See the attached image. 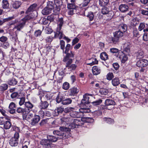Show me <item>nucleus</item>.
<instances>
[{
  "mask_svg": "<svg viewBox=\"0 0 148 148\" xmlns=\"http://www.w3.org/2000/svg\"><path fill=\"white\" fill-rule=\"evenodd\" d=\"M88 95L85 94L83 95V98L81 100L80 104L81 110H84L87 113L90 112L91 111L90 104L91 103V101L89 100L90 98L88 97Z\"/></svg>",
  "mask_w": 148,
  "mask_h": 148,
  "instance_id": "1",
  "label": "nucleus"
},
{
  "mask_svg": "<svg viewBox=\"0 0 148 148\" xmlns=\"http://www.w3.org/2000/svg\"><path fill=\"white\" fill-rule=\"evenodd\" d=\"M72 99L73 98H68L63 95L60 93L59 92L57 95L55 100L57 103H59L61 102V103L64 105H67L71 104L72 101Z\"/></svg>",
  "mask_w": 148,
  "mask_h": 148,
  "instance_id": "2",
  "label": "nucleus"
},
{
  "mask_svg": "<svg viewBox=\"0 0 148 148\" xmlns=\"http://www.w3.org/2000/svg\"><path fill=\"white\" fill-rule=\"evenodd\" d=\"M71 47L70 44H67L65 47V49L62 50L63 53L66 54L62 60L64 62H66L69 58H73L74 56V52L71 51L69 52Z\"/></svg>",
  "mask_w": 148,
  "mask_h": 148,
  "instance_id": "3",
  "label": "nucleus"
},
{
  "mask_svg": "<svg viewBox=\"0 0 148 148\" xmlns=\"http://www.w3.org/2000/svg\"><path fill=\"white\" fill-rule=\"evenodd\" d=\"M19 138V132H15L14 136L12 137L9 141V143L12 147H16L18 145V139Z\"/></svg>",
  "mask_w": 148,
  "mask_h": 148,
  "instance_id": "4",
  "label": "nucleus"
},
{
  "mask_svg": "<svg viewBox=\"0 0 148 148\" xmlns=\"http://www.w3.org/2000/svg\"><path fill=\"white\" fill-rule=\"evenodd\" d=\"M53 133L58 136L56 137L59 140H65L69 137L68 134L66 132H62L60 131L55 130Z\"/></svg>",
  "mask_w": 148,
  "mask_h": 148,
  "instance_id": "5",
  "label": "nucleus"
},
{
  "mask_svg": "<svg viewBox=\"0 0 148 148\" xmlns=\"http://www.w3.org/2000/svg\"><path fill=\"white\" fill-rule=\"evenodd\" d=\"M79 111H73L72 110V111L70 113L69 115L70 116L73 118H80L84 116V113H87L85 112L84 110H81V108L79 110Z\"/></svg>",
  "mask_w": 148,
  "mask_h": 148,
  "instance_id": "6",
  "label": "nucleus"
},
{
  "mask_svg": "<svg viewBox=\"0 0 148 148\" xmlns=\"http://www.w3.org/2000/svg\"><path fill=\"white\" fill-rule=\"evenodd\" d=\"M54 3L56 7L53 10L54 14L57 15L60 13V10L61 6L62 5V2L61 0H54Z\"/></svg>",
  "mask_w": 148,
  "mask_h": 148,
  "instance_id": "7",
  "label": "nucleus"
},
{
  "mask_svg": "<svg viewBox=\"0 0 148 148\" xmlns=\"http://www.w3.org/2000/svg\"><path fill=\"white\" fill-rule=\"evenodd\" d=\"M73 60L71 58H69L66 62V67L70 71L75 70L77 67V65L75 64H71Z\"/></svg>",
  "mask_w": 148,
  "mask_h": 148,
  "instance_id": "8",
  "label": "nucleus"
},
{
  "mask_svg": "<svg viewBox=\"0 0 148 148\" xmlns=\"http://www.w3.org/2000/svg\"><path fill=\"white\" fill-rule=\"evenodd\" d=\"M79 92V89L78 87L74 86L72 87L68 91V95L70 96H76Z\"/></svg>",
  "mask_w": 148,
  "mask_h": 148,
  "instance_id": "9",
  "label": "nucleus"
},
{
  "mask_svg": "<svg viewBox=\"0 0 148 148\" xmlns=\"http://www.w3.org/2000/svg\"><path fill=\"white\" fill-rule=\"evenodd\" d=\"M136 65L138 67H145L148 65V60L145 59H140L137 61Z\"/></svg>",
  "mask_w": 148,
  "mask_h": 148,
  "instance_id": "10",
  "label": "nucleus"
},
{
  "mask_svg": "<svg viewBox=\"0 0 148 148\" xmlns=\"http://www.w3.org/2000/svg\"><path fill=\"white\" fill-rule=\"evenodd\" d=\"M40 120V117L39 115L35 114L31 120L30 124L32 126H36Z\"/></svg>",
  "mask_w": 148,
  "mask_h": 148,
  "instance_id": "11",
  "label": "nucleus"
},
{
  "mask_svg": "<svg viewBox=\"0 0 148 148\" xmlns=\"http://www.w3.org/2000/svg\"><path fill=\"white\" fill-rule=\"evenodd\" d=\"M128 55L125 53H124L121 51L119 53L118 57H119L122 63H125L128 60Z\"/></svg>",
  "mask_w": 148,
  "mask_h": 148,
  "instance_id": "12",
  "label": "nucleus"
},
{
  "mask_svg": "<svg viewBox=\"0 0 148 148\" xmlns=\"http://www.w3.org/2000/svg\"><path fill=\"white\" fill-rule=\"evenodd\" d=\"M40 144L44 146L45 148H52L53 144L48 140V139H43L40 142Z\"/></svg>",
  "mask_w": 148,
  "mask_h": 148,
  "instance_id": "13",
  "label": "nucleus"
},
{
  "mask_svg": "<svg viewBox=\"0 0 148 148\" xmlns=\"http://www.w3.org/2000/svg\"><path fill=\"white\" fill-rule=\"evenodd\" d=\"M16 112L18 113L22 114L23 119H26L28 114L25 108H23L21 107L17 108Z\"/></svg>",
  "mask_w": 148,
  "mask_h": 148,
  "instance_id": "14",
  "label": "nucleus"
},
{
  "mask_svg": "<svg viewBox=\"0 0 148 148\" xmlns=\"http://www.w3.org/2000/svg\"><path fill=\"white\" fill-rule=\"evenodd\" d=\"M62 27H58L56 30V32H54V38H56L58 37L59 39H62L63 37V32L61 31Z\"/></svg>",
  "mask_w": 148,
  "mask_h": 148,
  "instance_id": "15",
  "label": "nucleus"
},
{
  "mask_svg": "<svg viewBox=\"0 0 148 148\" xmlns=\"http://www.w3.org/2000/svg\"><path fill=\"white\" fill-rule=\"evenodd\" d=\"M106 40L108 43L112 44H116L118 43L119 40L113 36V37L108 36L107 37Z\"/></svg>",
  "mask_w": 148,
  "mask_h": 148,
  "instance_id": "16",
  "label": "nucleus"
},
{
  "mask_svg": "<svg viewBox=\"0 0 148 148\" xmlns=\"http://www.w3.org/2000/svg\"><path fill=\"white\" fill-rule=\"evenodd\" d=\"M24 105L25 107V108L28 114L32 110L34 106L33 104L29 101L26 102Z\"/></svg>",
  "mask_w": 148,
  "mask_h": 148,
  "instance_id": "17",
  "label": "nucleus"
},
{
  "mask_svg": "<svg viewBox=\"0 0 148 148\" xmlns=\"http://www.w3.org/2000/svg\"><path fill=\"white\" fill-rule=\"evenodd\" d=\"M70 3L67 4V7L69 9H73L76 10L78 6L76 5V0H71Z\"/></svg>",
  "mask_w": 148,
  "mask_h": 148,
  "instance_id": "18",
  "label": "nucleus"
},
{
  "mask_svg": "<svg viewBox=\"0 0 148 148\" xmlns=\"http://www.w3.org/2000/svg\"><path fill=\"white\" fill-rule=\"evenodd\" d=\"M105 106L104 109H106L107 106H114L116 105L115 102L112 99H107L105 101Z\"/></svg>",
  "mask_w": 148,
  "mask_h": 148,
  "instance_id": "19",
  "label": "nucleus"
},
{
  "mask_svg": "<svg viewBox=\"0 0 148 148\" xmlns=\"http://www.w3.org/2000/svg\"><path fill=\"white\" fill-rule=\"evenodd\" d=\"M64 111V109L63 107L62 106H59L57 107L55 110L56 115V116H62L63 115Z\"/></svg>",
  "mask_w": 148,
  "mask_h": 148,
  "instance_id": "20",
  "label": "nucleus"
},
{
  "mask_svg": "<svg viewBox=\"0 0 148 148\" xmlns=\"http://www.w3.org/2000/svg\"><path fill=\"white\" fill-rule=\"evenodd\" d=\"M49 105V103L47 101L41 100L39 103V107L41 109H44L47 108Z\"/></svg>",
  "mask_w": 148,
  "mask_h": 148,
  "instance_id": "21",
  "label": "nucleus"
},
{
  "mask_svg": "<svg viewBox=\"0 0 148 148\" xmlns=\"http://www.w3.org/2000/svg\"><path fill=\"white\" fill-rule=\"evenodd\" d=\"M37 6V5L36 3H34L31 5L26 11L25 14H28L34 11L36 9Z\"/></svg>",
  "mask_w": 148,
  "mask_h": 148,
  "instance_id": "22",
  "label": "nucleus"
},
{
  "mask_svg": "<svg viewBox=\"0 0 148 148\" xmlns=\"http://www.w3.org/2000/svg\"><path fill=\"white\" fill-rule=\"evenodd\" d=\"M128 6L126 4H121L119 7V10L122 12H125L127 11L129 9Z\"/></svg>",
  "mask_w": 148,
  "mask_h": 148,
  "instance_id": "23",
  "label": "nucleus"
},
{
  "mask_svg": "<svg viewBox=\"0 0 148 148\" xmlns=\"http://www.w3.org/2000/svg\"><path fill=\"white\" fill-rule=\"evenodd\" d=\"M118 28L119 30L122 31L123 33L125 32L127 29L128 26L125 24L121 23L119 25Z\"/></svg>",
  "mask_w": 148,
  "mask_h": 148,
  "instance_id": "24",
  "label": "nucleus"
},
{
  "mask_svg": "<svg viewBox=\"0 0 148 148\" xmlns=\"http://www.w3.org/2000/svg\"><path fill=\"white\" fill-rule=\"evenodd\" d=\"M92 72L93 74L97 75L99 74L101 72V70L100 67L97 66H94L92 67Z\"/></svg>",
  "mask_w": 148,
  "mask_h": 148,
  "instance_id": "25",
  "label": "nucleus"
},
{
  "mask_svg": "<svg viewBox=\"0 0 148 148\" xmlns=\"http://www.w3.org/2000/svg\"><path fill=\"white\" fill-rule=\"evenodd\" d=\"M113 36L117 38L119 40V38L123 35V33L122 31L119 30L115 31L113 33Z\"/></svg>",
  "mask_w": 148,
  "mask_h": 148,
  "instance_id": "26",
  "label": "nucleus"
},
{
  "mask_svg": "<svg viewBox=\"0 0 148 148\" xmlns=\"http://www.w3.org/2000/svg\"><path fill=\"white\" fill-rule=\"evenodd\" d=\"M112 84L115 87L118 86L120 83V80L118 77H116L113 79L112 80Z\"/></svg>",
  "mask_w": 148,
  "mask_h": 148,
  "instance_id": "27",
  "label": "nucleus"
},
{
  "mask_svg": "<svg viewBox=\"0 0 148 148\" xmlns=\"http://www.w3.org/2000/svg\"><path fill=\"white\" fill-rule=\"evenodd\" d=\"M3 127L6 130L9 129L11 127L12 124L10 122V119L8 120L6 119V120L5 121L4 123L3 124Z\"/></svg>",
  "mask_w": 148,
  "mask_h": 148,
  "instance_id": "28",
  "label": "nucleus"
},
{
  "mask_svg": "<svg viewBox=\"0 0 148 148\" xmlns=\"http://www.w3.org/2000/svg\"><path fill=\"white\" fill-rule=\"evenodd\" d=\"M82 120L84 123H92L94 121V119L92 117H83Z\"/></svg>",
  "mask_w": 148,
  "mask_h": 148,
  "instance_id": "29",
  "label": "nucleus"
},
{
  "mask_svg": "<svg viewBox=\"0 0 148 148\" xmlns=\"http://www.w3.org/2000/svg\"><path fill=\"white\" fill-rule=\"evenodd\" d=\"M18 83V81L15 78L12 77L9 79L8 81V84L10 86H14Z\"/></svg>",
  "mask_w": 148,
  "mask_h": 148,
  "instance_id": "30",
  "label": "nucleus"
},
{
  "mask_svg": "<svg viewBox=\"0 0 148 148\" xmlns=\"http://www.w3.org/2000/svg\"><path fill=\"white\" fill-rule=\"evenodd\" d=\"M47 138L49 142L52 143V142H55L58 140L56 137L52 135H49L47 136Z\"/></svg>",
  "mask_w": 148,
  "mask_h": 148,
  "instance_id": "31",
  "label": "nucleus"
},
{
  "mask_svg": "<svg viewBox=\"0 0 148 148\" xmlns=\"http://www.w3.org/2000/svg\"><path fill=\"white\" fill-rule=\"evenodd\" d=\"M109 2V0H99V5L101 7L107 5Z\"/></svg>",
  "mask_w": 148,
  "mask_h": 148,
  "instance_id": "32",
  "label": "nucleus"
},
{
  "mask_svg": "<svg viewBox=\"0 0 148 148\" xmlns=\"http://www.w3.org/2000/svg\"><path fill=\"white\" fill-rule=\"evenodd\" d=\"M84 15L86 16L90 21H92L94 19V15L92 12H88L87 15Z\"/></svg>",
  "mask_w": 148,
  "mask_h": 148,
  "instance_id": "33",
  "label": "nucleus"
},
{
  "mask_svg": "<svg viewBox=\"0 0 148 148\" xmlns=\"http://www.w3.org/2000/svg\"><path fill=\"white\" fill-rule=\"evenodd\" d=\"M55 5V3L52 1H49L47 3V7L51 11L54 10Z\"/></svg>",
  "mask_w": 148,
  "mask_h": 148,
  "instance_id": "34",
  "label": "nucleus"
},
{
  "mask_svg": "<svg viewBox=\"0 0 148 148\" xmlns=\"http://www.w3.org/2000/svg\"><path fill=\"white\" fill-rule=\"evenodd\" d=\"M100 58L102 60L106 61L109 59L108 54L105 52H102L100 54Z\"/></svg>",
  "mask_w": 148,
  "mask_h": 148,
  "instance_id": "35",
  "label": "nucleus"
},
{
  "mask_svg": "<svg viewBox=\"0 0 148 148\" xmlns=\"http://www.w3.org/2000/svg\"><path fill=\"white\" fill-rule=\"evenodd\" d=\"M110 51L111 53L114 54V55L117 57L119 55V53L121 52V51L119 50L118 49L114 48H110Z\"/></svg>",
  "mask_w": 148,
  "mask_h": 148,
  "instance_id": "36",
  "label": "nucleus"
},
{
  "mask_svg": "<svg viewBox=\"0 0 148 148\" xmlns=\"http://www.w3.org/2000/svg\"><path fill=\"white\" fill-rule=\"evenodd\" d=\"M82 117L81 118L80 120H79L77 119H74L73 120V122L75 123L76 125L78 126H82L84 125L83 121L82 120Z\"/></svg>",
  "mask_w": 148,
  "mask_h": 148,
  "instance_id": "37",
  "label": "nucleus"
},
{
  "mask_svg": "<svg viewBox=\"0 0 148 148\" xmlns=\"http://www.w3.org/2000/svg\"><path fill=\"white\" fill-rule=\"evenodd\" d=\"M21 4L22 3L21 1H15L12 4V7L14 9H17L19 8Z\"/></svg>",
  "mask_w": 148,
  "mask_h": 148,
  "instance_id": "38",
  "label": "nucleus"
},
{
  "mask_svg": "<svg viewBox=\"0 0 148 148\" xmlns=\"http://www.w3.org/2000/svg\"><path fill=\"white\" fill-rule=\"evenodd\" d=\"M60 116L61 118L60 119V120L62 122H66L68 121L69 118L68 115L63 114V115L61 116Z\"/></svg>",
  "mask_w": 148,
  "mask_h": 148,
  "instance_id": "39",
  "label": "nucleus"
},
{
  "mask_svg": "<svg viewBox=\"0 0 148 148\" xmlns=\"http://www.w3.org/2000/svg\"><path fill=\"white\" fill-rule=\"evenodd\" d=\"M51 10L46 6L42 10V13L43 15H47L51 13Z\"/></svg>",
  "mask_w": 148,
  "mask_h": 148,
  "instance_id": "40",
  "label": "nucleus"
},
{
  "mask_svg": "<svg viewBox=\"0 0 148 148\" xmlns=\"http://www.w3.org/2000/svg\"><path fill=\"white\" fill-rule=\"evenodd\" d=\"M139 20L137 18H134L131 23V25L133 26H136L139 24Z\"/></svg>",
  "mask_w": 148,
  "mask_h": 148,
  "instance_id": "41",
  "label": "nucleus"
},
{
  "mask_svg": "<svg viewBox=\"0 0 148 148\" xmlns=\"http://www.w3.org/2000/svg\"><path fill=\"white\" fill-rule=\"evenodd\" d=\"M19 93L17 92H14L11 94L10 97L13 100H15L16 99H18L19 97Z\"/></svg>",
  "mask_w": 148,
  "mask_h": 148,
  "instance_id": "42",
  "label": "nucleus"
},
{
  "mask_svg": "<svg viewBox=\"0 0 148 148\" xmlns=\"http://www.w3.org/2000/svg\"><path fill=\"white\" fill-rule=\"evenodd\" d=\"M8 88V85L6 83H4L0 85V91L3 92Z\"/></svg>",
  "mask_w": 148,
  "mask_h": 148,
  "instance_id": "43",
  "label": "nucleus"
},
{
  "mask_svg": "<svg viewBox=\"0 0 148 148\" xmlns=\"http://www.w3.org/2000/svg\"><path fill=\"white\" fill-rule=\"evenodd\" d=\"M130 47L131 45L130 44H127V46L124 48V50L122 52L125 53L126 54L129 55L130 52Z\"/></svg>",
  "mask_w": 148,
  "mask_h": 148,
  "instance_id": "44",
  "label": "nucleus"
},
{
  "mask_svg": "<svg viewBox=\"0 0 148 148\" xmlns=\"http://www.w3.org/2000/svg\"><path fill=\"white\" fill-rule=\"evenodd\" d=\"M2 7L4 9L8 8L9 4L7 0H3L2 3Z\"/></svg>",
  "mask_w": 148,
  "mask_h": 148,
  "instance_id": "45",
  "label": "nucleus"
},
{
  "mask_svg": "<svg viewBox=\"0 0 148 148\" xmlns=\"http://www.w3.org/2000/svg\"><path fill=\"white\" fill-rule=\"evenodd\" d=\"M14 18V16H11L8 18H5L2 20H0V26L2 25L3 23L6 22L10 21Z\"/></svg>",
  "mask_w": 148,
  "mask_h": 148,
  "instance_id": "46",
  "label": "nucleus"
},
{
  "mask_svg": "<svg viewBox=\"0 0 148 148\" xmlns=\"http://www.w3.org/2000/svg\"><path fill=\"white\" fill-rule=\"evenodd\" d=\"M93 116L94 118H97L102 114V112L100 110H96L92 112Z\"/></svg>",
  "mask_w": 148,
  "mask_h": 148,
  "instance_id": "47",
  "label": "nucleus"
},
{
  "mask_svg": "<svg viewBox=\"0 0 148 148\" xmlns=\"http://www.w3.org/2000/svg\"><path fill=\"white\" fill-rule=\"evenodd\" d=\"M103 120L109 124H113L114 123V120L110 118L104 117L103 118Z\"/></svg>",
  "mask_w": 148,
  "mask_h": 148,
  "instance_id": "48",
  "label": "nucleus"
},
{
  "mask_svg": "<svg viewBox=\"0 0 148 148\" xmlns=\"http://www.w3.org/2000/svg\"><path fill=\"white\" fill-rule=\"evenodd\" d=\"M103 7L101 9V12L103 14L105 15L108 13L110 12V11L109 8L105 6Z\"/></svg>",
  "mask_w": 148,
  "mask_h": 148,
  "instance_id": "49",
  "label": "nucleus"
},
{
  "mask_svg": "<svg viewBox=\"0 0 148 148\" xmlns=\"http://www.w3.org/2000/svg\"><path fill=\"white\" fill-rule=\"evenodd\" d=\"M140 12L143 15L148 16V8H145V9H140Z\"/></svg>",
  "mask_w": 148,
  "mask_h": 148,
  "instance_id": "50",
  "label": "nucleus"
},
{
  "mask_svg": "<svg viewBox=\"0 0 148 148\" xmlns=\"http://www.w3.org/2000/svg\"><path fill=\"white\" fill-rule=\"evenodd\" d=\"M109 91L108 89L105 88H100L99 90V92L102 95H106L108 93Z\"/></svg>",
  "mask_w": 148,
  "mask_h": 148,
  "instance_id": "51",
  "label": "nucleus"
},
{
  "mask_svg": "<svg viewBox=\"0 0 148 148\" xmlns=\"http://www.w3.org/2000/svg\"><path fill=\"white\" fill-rule=\"evenodd\" d=\"M73 109H74V108L70 107H67L64 109V114L67 115V114L70 113Z\"/></svg>",
  "mask_w": 148,
  "mask_h": 148,
  "instance_id": "52",
  "label": "nucleus"
},
{
  "mask_svg": "<svg viewBox=\"0 0 148 148\" xmlns=\"http://www.w3.org/2000/svg\"><path fill=\"white\" fill-rule=\"evenodd\" d=\"M25 25V23L22 22L18 25L15 26L14 28L20 31Z\"/></svg>",
  "mask_w": 148,
  "mask_h": 148,
  "instance_id": "53",
  "label": "nucleus"
},
{
  "mask_svg": "<svg viewBox=\"0 0 148 148\" xmlns=\"http://www.w3.org/2000/svg\"><path fill=\"white\" fill-rule=\"evenodd\" d=\"M32 17L29 15H27L23 18L21 21H23L22 22L24 23L25 25L26 23L28 20L32 19Z\"/></svg>",
  "mask_w": 148,
  "mask_h": 148,
  "instance_id": "54",
  "label": "nucleus"
},
{
  "mask_svg": "<svg viewBox=\"0 0 148 148\" xmlns=\"http://www.w3.org/2000/svg\"><path fill=\"white\" fill-rule=\"evenodd\" d=\"M103 100L101 99H99L98 100L91 102L94 106H97L100 104L102 102Z\"/></svg>",
  "mask_w": 148,
  "mask_h": 148,
  "instance_id": "55",
  "label": "nucleus"
},
{
  "mask_svg": "<svg viewBox=\"0 0 148 148\" xmlns=\"http://www.w3.org/2000/svg\"><path fill=\"white\" fill-rule=\"evenodd\" d=\"M62 87L64 90H68L70 87V84L68 82H65L63 84Z\"/></svg>",
  "mask_w": 148,
  "mask_h": 148,
  "instance_id": "56",
  "label": "nucleus"
},
{
  "mask_svg": "<svg viewBox=\"0 0 148 148\" xmlns=\"http://www.w3.org/2000/svg\"><path fill=\"white\" fill-rule=\"evenodd\" d=\"M106 77L107 80L110 81L112 80L114 78V76L112 73L109 72L107 74Z\"/></svg>",
  "mask_w": 148,
  "mask_h": 148,
  "instance_id": "57",
  "label": "nucleus"
},
{
  "mask_svg": "<svg viewBox=\"0 0 148 148\" xmlns=\"http://www.w3.org/2000/svg\"><path fill=\"white\" fill-rule=\"evenodd\" d=\"M133 36L135 37H139L140 34L137 28H134L133 32Z\"/></svg>",
  "mask_w": 148,
  "mask_h": 148,
  "instance_id": "58",
  "label": "nucleus"
},
{
  "mask_svg": "<svg viewBox=\"0 0 148 148\" xmlns=\"http://www.w3.org/2000/svg\"><path fill=\"white\" fill-rule=\"evenodd\" d=\"M144 52L142 50H138L137 52V56L140 58H141L144 57Z\"/></svg>",
  "mask_w": 148,
  "mask_h": 148,
  "instance_id": "59",
  "label": "nucleus"
},
{
  "mask_svg": "<svg viewBox=\"0 0 148 148\" xmlns=\"http://www.w3.org/2000/svg\"><path fill=\"white\" fill-rule=\"evenodd\" d=\"M54 38V37L48 36L46 38L45 40L46 43L50 44Z\"/></svg>",
  "mask_w": 148,
  "mask_h": 148,
  "instance_id": "60",
  "label": "nucleus"
},
{
  "mask_svg": "<svg viewBox=\"0 0 148 148\" xmlns=\"http://www.w3.org/2000/svg\"><path fill=\"white\" fill-rule=\"evenodd\" d=\"M60 49L62 50H64L65 47V41L63 40H60Z\"/></svg>",
  "mask_w": 148,
  "mask_h": 148,
  "instance_id": "61",
  "label": "nucleus"
},
{
  "mask_svg": "<svg viewBox=\"0 0 148 148\" xmlns=\"http://www.w3.org/2000/svg\"><path fill=\"white\" fill-rule=\"evenodd\" d=\"M110 12H110L106 14V17H105V19L107 21H109L112 19V14L110 13Z\"/></svg>",
  "mask_w": 148,
  "mask_h": 148,
  "instance_id": "62",
  "label": "nucleus"
},
{
  "mask_svg": "<svg viewBox=\"0 0 148 148\" xmlns=\"http://www.w3.org/2000/svg\"><path fill=\"white\" fill-rule=\"evenodd\" d=\"M42 33V31H41L40 29L37 30L34 32V36L36 37L40 36L41 35Z\"/></svg>",
  "mask_w": 148,
  "mask_h": 148,
  "instance_id": "63",
  "label": "nucleus"
},
{
  "mask_svg": "<svg viewBox=\"0 0 148 148\" xmlns=\"http://www.w3.org/2000/svg\"><path fill=\"white\" fill-rule=\"evenodd\" d=\"M20 101L19 102V104L20 106H21L25 103V98L24 97H22L19 98Z\"/></svg>",
  "mask_w": 148,
  "mask_h": 148,
  "instance_id": "64",
  "label": "nucleus"
}]
</instances>
